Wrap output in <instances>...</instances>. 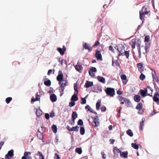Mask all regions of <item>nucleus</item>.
Instances as JSON below:
<instances>
[{"label": "nucleus", "mask_w": 159, "mask_h": 159, "mask_svg": "<svg viewBox=\"0 0 159 159\" xmlns=\"http://www.w3.org/2000/svg\"><path fill=\"white\" fill-rule=\"evenodd\" d=\"M117 98L121 101L120 104H123L124 103H125L127 104L128 106L130 107L132 105V104L130 100L128 99L123 97L120 96H118Z\"/></svg>", "instance_id": "nucleus-1"}, {"label": "nucleus", "mask_w": 159, "mask_h": 159, "mask_svg": "<svg viewBox=\"0 0 159 159\" xmlns=\"http://www.w3.org/2000/svg\"><path fill=\"white\" fill-rule=\"evenodd\" d=\"M107 95L110 97H113L115 95L114 89L111 88H107L104 89Z\"/></svg>", "instance_id": "nucleus-2"}, {"label": "nucleus", "mask_w": 159, "mask_h": 159, "mask_svg": "<svg viewBox=\"0 0 159 159\" xmlns=\"http://www.w3.org/2000/svg\"><path fill=\"white\" fill-rule=\"evenodd\" d=\"M117 50L119 52V54L118 55L119 56L120 55H124V52L125 51V47L122 44H119L118 45L117 48Z\"/></svg>", "instance_id": "nucleus-3"}, {"label": "nucleus", "mask_w": 159, "mask_h": 159, "mask_svg": "<svg viewBox=\"0 0 159 159\" xmlns=\"http://www.w3.org/2000/svg\"><path fill=\"white\" fill-rule=\"evenodd\" d=\"M63 75L62 72L60 70L58 72V75H57V81H59V84H60L63 79Z\"/></svg>", "instance_id": "nucleus-4"}, {"label": "nucleus", "mask_w": 159, "mask_h": 159, "mask_svg": "<svg viewBox=\"0 0 159 159\" xmlns=\"http://www.w3.org/2000/svg\"><path fill=\"white\" fill-rule=\"evenodd\" d=\"M159 93L156 92L155 93L153 97V100L156 102L157 104L159 105Z\"/></svg>", "instance_id": "nucleus-5"}, {"label": "nucleus", "mask_w": 159, "mask_h": 159, "mask_svg": "<svg viewBox=\"0 0 159 159\" xmlns=\"http://www.w3.org/2000/svg\"><path fill=\"white\" fill-rule=\"evenodd\" d=\"M87 49L89 52H91L93 49L92 47H90L89 44L87 43H84L83 44V49Z\"/></svg>", "instance_id": "nucleus-6"}, {"label": "nucleus", "mask_w": 159, "mask_h": 159, "mask_svg": "<svg viewBox=\"0 0 159 159\" xmlns=\"http://www.w3.org/2000/svg\"><path fill=\"white\" fill-rule=\"evenodd\" d=\"M149 12H150L149 8L147 6H144L142 8L141 10L139 11V12L145 14H147Z\"/></svg>", "instance_id": "nucleus-7"}, {"label": "nucleus", "mask_w": 159, "mask_h": 159, "mask_svg": "<svg viewBox=\"0 0 159 159\" xmlns=\"http://www.w3.org/2000/svg\"><path fill=\"white\" fill-rule=\"evenodd\" d=\"M95 57L98 60H100L102 61V55L101 53V52L99 50H96L95 54Z\"/></svg>", "instance_id": "nucleus-8"}, {"label": "nucleus", "mask_w": 159, "mask_h": 159, "mask_svg": "<svg viewBox=\"0 0 159 159\" xmlns=\"http://www.w3.org/2000/svg\"><path fill=\"white\" fill-rule=\"evenodd\" d=\"M31 154V152H25L24 153V156L22 157L21 159H32V157L31 156H28Z\"/></svg>", "instance_id": "nucleus-9"}, {"label": "nucleus", "mask_w": 159, "mask_h": 159, "mask_svg": "<svg viewBox=\"0 0 159 159\" xmlns=\"http://www.w3.org/2000/svg\"><path fill=\"white\" fill-rule=\"evenodd\" d=\"M113 152L115 156L116 157H117L118 156L119 153H120L121 151L117 147H115L113 148Z\"/></svg>", "instance_id": "nucleus-10"}, {"label": "nucleus", "mask_w": 159, "mask_h": 159, "mask_svg": "<svg viewBox=\"0 0 159 159\" xmlns=\"http://www.w3.org/2000/svg\"><path fill=\"white\" fill-rule=\"evenodd\" d=\"M98 120V117L97 116H94L93 123H94V125L93 124L92 125L95 127H97L99 125V122Z\"/></svg>", "instance_id": "nucleus-11"}, {"label": "nucleus", "mask_w": 159, "mask_h": 159, "mask_svg": "<svg viewBox=\"0 0 159 159\" xmlns=\"http://www.w3.org/2000/svg\"><path fill=\"white\" fill-rule=\"evenodd\" d=\"M121 78L122 81L124 85H125L127 82V77L125 75H122L120 76Z\"/></svg>", "instance_id": "nucleus-12"}, {"label": "nucleus", "mask_w": 159, "mask_h": 159, "mask_svg": "<svg viewBox=\"0 0 159 159\" xmlns=\"http://www.w3.org/2000/svg\"><path fill=\"white\" fill-rule=\"evenodd\" d=\"M78 117V114L76 111L73 112L72 114V120L73 122V125H74L75 122V120Z\"/></svg>", "instance_id": "nucleus-13"}, {"label": "nucleus", "mask_w": 159, "mask_h": 159, "mask_svg": "<svg viewBox=\"0 0 159 159\" xmlns=\"http://www.w3.org/2000/svg\"><path fill=\"white\" fill-rule=\"evenodd\" d=\"M57 50L61 55H63L64 54V52L66 50V48L65 46H63V49L58 48H57Z\"/></svg>", "instance_id": "nucleus-14"}, {"label": "nucleus", "mask_w": 159, "mask_h": 159, "mask_svg": "<svg viewBox=\"0 0 159 159\" xmlns=\"http://www.w3.org/2000/svg\"><path fill=\"white\" fill-rule=\"evenodd\" d=\"M146 89V90H147V95L152 97V95H151L150 94L152 93L153 90L151 87L149 86L147 87Z\"/></svg>", "instance_id": "nucleus-15"}, {"label": "nucleus", "mask_w": 159, "mask_h": 159, "mask_svg": "<svg viewBox=\"0 0 159 159\" xmlns=\"http://www.w3.org/2000/svg\"><path fill=\"white\" fill-rule=\"evenodd\" d=\"M137 65L139 71L141 73H142L144 70L143 64L141 63H138Z\"/></svg>", "instance_id": "nucleus-16"}, {"label": "nucleus", "mask_w": 159, "mask_h": 159, "mask_svg": "<svg viewBox=\"0 0 159 159\" xmlns=\"http://www.w3.org/2000/svg\"><path fill=\"white\" fill-rule=\"evenodd\" d=\"M151 46L150 43H146L145 44V49L146 53H148L149 52V49Z\"/></svg>", "instance_id": "nucleus-17"}, {"label": "nucleus", "mask_w": 159, "mask_h": 159, "mask_svg": "<svg viewBox=\"0 0 159 159\" xmlns=\"http://www.w3.org/2000/svg\"><path fill=\"white\" fill-rule=\"evenodd\" d=\"M93 85V82L89 81H86L84 86L86 88H88L92 86Z\"/></svg>", "instance_id": "nucleus-18"}, {"label": "nucleus", "mask_w": 159, "mask_h": 159, "mask_svg": "<svg viewBox=\"0 0 159 159\" xmlns=\"http://www.w3.org/2000/svg\"><path fill=\"white\" fill-rule=\"evenodd\" d=\"M75 68L76 70L79 72H81L83 69V67L81 65L79 64L78 63H77V64L75 66Z\"/></svg>", "instance_id": "nucleus-19"}, {"label": "nucleus", "mask_w": 159, "mask_h": 159, "mask_svg": "<svg viewBox=\"0 0 159 159\" xmlns=\"http://www.w3.org/2000/svg\"><path fill=\"white\" fill-rule=\"evenodd\" d=\"M154 74H152V76L153 79V81H156L159 84V79L156 75L155 72H154Z\"/></svg>", "instance_id": "nucleus-20"}, {"label": "nucleus", "mask_w": 159, "mask_h": 159, "mask_svg": "<svg viewBox=\"0 0 159 159\" xmlns=\"http://www.w3.org/2000/svg\"><path fill=\"white\" fill-rule=\"evenodd\" d=\"M50 98L53 102H56L57 100V96L54 94H52L50 96Z\"/></svg>", "instance_id": "nucleus-21"}, {"label": "nucleus", "mask_w": 159, "mask_h": 159, "mask_svg": "<svg viewBox=\"0 0 159 159\" xmlns=\"http://www.w3.org/2000/svg\"><path fill=\"white\" fill-rule=\"evenodd\" d=\"M128 152L127 151L125 152H120V155L121 157L126 158L128 157Z\"/></svg>", "instance_id": "nucleus-22"}, {"label": "nucleus", "mask_w": 159, "mask_h": 159, "mask_svg": "<svg viewBox=\"0 0 159 159\" xmlns=\"http://www.w3.org/2000/svg\"><path fill=\"white\" fill-rule=\"evenodd\" d=\"M141 95L143 97H144L147 95V90L145 89V90L143 89H140L139 91Z\"/></svg>", "instance_id": "nucleus-23"}, {"label": "nucleus", "mask_w": 159, "mask_h": 159, "mask_svg": "<svg viewBox=\"0 0 159 159\" xmlns=\"http://www.w3.org/2000/svg\"><path fill=\"white\" fill-rule=\"evenodd\" d=\"M141 99L140 96L138 95H135L134 96V100L136 102H139Z\"/></svg>", "instance_id": "nucleus-24"}, {"label": "nucleus", "mask_w": 159, "mask_h": 159, "mask_svg": "<svg viewBox=\"0 0 159 159\" xmlns=\"http://www.w3.org/2000/svg\"><path fill=\"white\" fill-rule=\"evenodd\" d=\"M78 94L76 93V94L75 93L74 95L72 96L71 98V100L73 101H76L78 100V97H77V95Z\"/></svg>", "instance_id": "nucleus-25"}, {"label": "nucleus", "mask_w": 159, "mask_h": 159, "mask_svg": "<svg viewBox=\"0 0 159 159\" xmlns=\"http://www.w3.org/2000/svg\"><path fill=\"white\" fill-rule=\"evenodd\" d=\"M145 120V119L143 118L142 119V121L140 122V129L141 130H143V126L144 125V121Z\"/></svg>", "instance_id": "nucleus-26"}, {"label": "nucleus", "mask_w": 159, "mask_h": 159, "mask_svg": "<svg viewBox=\"0 0 159 159\" xmlns=\"http://www.w3.org/2000/svg\"><path fill=\"white\" fill-rule=\"evenodd\" d=\"M97 79L101 82L104 84L105 83V80L104 78H103L101 76H98L97 77Z\"/></svg>", "instance_id": "nucleus-27"}, {"label": "nucleus", "mask_w": 159, "mask_h": 159, "mask_svg": "<svg viewBox=\"0 0 159 159\" xmlns=\"http://www.w3.org/2000/svg\"><path fill=\"white\" fill-rule=\"evenodd\" d=\"M136 43V40L135 39H132L130 43V44L131 45V47L133 49L135 48Z\"/></svg>", "instance_id": "nucleus-28"}, {"label": "nucleus", "mask_w": 159, "mask_h": 159, "mask_svg": "<svg viewBox=\"0 0 159 159\" xmlns=\"http://www.w3.org/2000/svg\"><path fill=\"white\" fill-rule=\"evenodd\" d=\"M143 104L141 103H139L136 107V109L138 110L139 111H140L142 108Z\"/></svg>", "instance_id": "nucleus-29"}, {"label": "nucleus", "mask_w": 159, "mask_h": 159, "mask_svg": "<svg viewBox=\"0 0 159 159\" xmlns=\"http://www.w3.org/2000/svg\"><path fill=\"white\" fill-rule=\"evenodd\" d=\"M43 112L41 111V110H40L39 109H37L36 110V115L38 117H39L42 114Z\"/></svg>", "instance_id": "nucleus-30"}, {"label": "nucleus", "mask_w": 159, "mask_h": 159, "mask_svg": "<svg viewBox=\"0 0 159 159\" xmlns=\"http://www.w3.org/2000/svg\"><path fill=\"white\" fill-rule=\"evenodd\" d=\"M140 14V19L142 20V23H143L144 20V17L145 16V15H146L145 14H144L143 13H141V12H139Z\"/></svg>", "instance_id": "nucleus-31"}, {"label": "nucleus", "mask_w": 159, "mask_h": 159, "mask_svg": "<svg viewBox=\"0 0 159 159\" xmlns=\"http://www.w3.org/2000/svg\"><path fill=\"white\" fill-rule=\"evenodd\" d=\"M10 157H11L14 155V151L13 150H11L9 151L7 154Z\"/></svg>", "instance_id": "nucleus-32"}, {"label": "nucleus", "mask_w": 159, "mask_h": 159, "mask_svg": "<svg viewBox=\"0 0 159 159\" xmlns=\"http://www.w3.org/2000/svg\"><path fill=\"white\" fill-rule=\"evenodd\" d=\"M37 137L39 139L42 140L43 139V136L42 133L41 132H39V133H37Z\"/></svg>", "instance_id": "nucleus-33"}, {"label": "nucleus", "mask_w": 159, "mask_h": 159, "mask_svg": "<svg viewBox=\"0 0 159 159\" xmlns=\"http://www.w3.org/2000/svg\"><path fill=\"white\" fill-rule=\"evenodd\" d=\"M36 155L38 156H39V159H44V156L43 155L42 153L40 151L38 152Z\"/></svg>", "instance_id": "nucleus-34"}, {"label": "nucleus", "mask_w": 159, "mask_h": 159, "mask_svg": "<svg viewBox=\"0 0 159 159\" xmlns=\"http://www.w3.org/2000/svg\"><path fill=\"white\" fill-rule=\"evenodd\" d=\"M85 108L86 109H87L88 111H90V112H91L92 113H94L95 114H97V113L95 112H93V109L92 108H91L89 105H87V106H86L85 107Z\"/></svg>", "instance_id": "nucleus-35"}, {"label": "nucleus", "mask_w": 159, "mask_h": 159, "mask_svg": "<svg viewBox=\"0 0 159 159\" xmlns=\"http://www.w3.org/2000/svg\"><path fill=\"white\" fill-rule=\"evenodd\" d=\"M52 128L54 133H56L57 132V126L55 125H53L52 126Z\"/></svg>", "instance_id": "nucleus-36"}, {"label": "nucleus", "mask_w": 159, "mask_h": 159, "mask_svg": "<svg viewBox=\"0 0 159 159\" xmlns=\"http://www.w3.org/2000/svg\"><path fill=\"white\" fill-rule=\"evenodd\" d=\"M126 133L130 137H132L133 136V134L130 129H129L127 131Z\"/></svg>", "instance_id": "nucleus-37"}, {"label": "nucleus", "mask_w": 159, "mask_h": 159, "mask_svg": "<svg viewBox=\"0 0 159 159\" xmlns=\"http://www.w3.org/2000/svg\"><path fill=\"white\" fill-rule=\"evenodd\" d=\"M85 129L83 127H80V133L81 135H84L85 133Z\"/></svg>", "instance_id": "nucleus-38"}, {"label": "nucleus", "mask_w": 159, "mask_h": 159, "mask_svg": "<svg viewBox=\"0 0 159 159\" xmlns=\"http://www.w3.org/2000/svg\"><path fill=\"white\" fill-rule=\"evenodd\" d=\"M65 88H64L62 86L61 88H60L59 89V91L60 92V96H62L64 93V90Z\"/></svg>", "instance_id": "nucleus-39"}, {"label": "nucleus", "mask_w": 159, "mask_h": 159, "mask_svg": "<svg viewBox=\"0 0 159 159\" xmlns=\"http://www.w3.org/2000/svg\"><path fill=\"white\" fill-rule=\"evenodd\" d=\"M79 127L78 126H76L73 127L70 129L71 131H78L79 130Z\"/></svg>", "instance_id": "nucleus-40"}, {"label": "nucleus", "mask_w": 159, "mask_h": 159, "mask_svg": "<svg viewBox=\"0 0 159 159\" xmlns=\"http://www.w3.org/2000/svg\"><path fill=\"white\" fill-rule=\"evenodd\" d=\"M131 146L135 149H138L139 148L138 145L136 143H132L131 144Z\"/></svg>", "instance_id": "nucleus-41"}, {"label": "nucleus", "mask_w": 159, "mask_h": 159, "mask_svg": "<svg viewBox=\"0 0 159 159\" xmlns=\"http://www.w3.org/2000/svg\"><path fill=\"white\" fill-rule=\"evenodd\" d=\"M75 152L79 154H81L82 152V150L81 148H76L75 149Z\"/></svg>", "instance_id": "nucleus-42"}, {"label": "nucleus", "mask_w": 159, "mask_h": 159, "mask_svg": "<svg viewBox=\"0 0 159 159\" xmlns=\"http://www.w3.org/2000/svg\"><path fill=\"white\" fill-rule=\"evenodd\" d=\"M150 37L149 35H146L145 36L144 42H149L150 41Z\"/></svg>", "instance_id": "nucleus-43"}, {"label": "nucleus", "mask_w": 159, "mask_h": 159, "mask_svg": "<svg viewBox=\"0 0 159 159\" xmlns=\"http://www.w3.org/2000/svg\"><path fill=\"white\" fill-rule=\"evenodd\" d=\"M44 84L47 86H50L51 84V82L49 80L44 82Z\"/></svg>", "instance_id": "nucleus-44"}, {"label": "nucleus", "mask_w": 159, "mask_h": 159, "mask_svg": "<svg viewBox=\"0 0 159 159\" xmlns=\"http://www.w3.org/2000/svg\"><path fill=\"white\" fill-rule=\"evenodd\" d=\"M124 55L128 59L129 56V51H125L124 52Z\"/></svg>", "instance_id": "nucleus-45"}, {"label": "nucleus", "mask_w": 159, "mask_h": 159, "mask_svg": "<svg viewBox=\"0 0 159 159\" xmlns=\"http://www.w3.org/2000/svg\"><path fill=\"white\" fill-rule=\"evenodd\" d=\"M101 102H98L96 104V109L97 110L99 109Z\"/></svg>", "instance_id": "nucleus-46"}, {"label": "nucleus", "mask_w": 159, "mask_h": 159, "mask_svg": "<svg viewBox=\"0 0 159 159\" xmlns=\"http://www.w3.org/2000/svg\"><path fill=\"white\" fill-rule=\"evenodd\" d=\"M86 102V100L85 98H81V104H85Z\"/></svg>", "instance_id": "nucleus-47"}, {"label": "nucleus", "mask_w": 159, "mask_h": 159, "mask_svg": "<svg viewBox=\"0 0 159 159\" xmlns=\"http://www.w3.org/2000/svg\"><path fill=\"white\" fill-rule=\"evenodd\" d=\"M12 98L11 97H8L7 98L5 99L6 102L7 104H8L12 100Z\"/></svg>", "instance_id": "nucleus-48"}, {"label": "nucleus", "mask_w": 159, "mask_h": 159, "mask_svg": "<svg viewBox=\"0 0 159 159\" xmlns=\"http://www.w3.org/2000/svg\"><path fill=\"white\" fill-rule=\"evenodd\" d=\"M74 90L76 92V93H77V94H78V85H77V84H74Z\"/></svg>", "instance_id": "nucleus-49"}, {"label": "nucleus", "mask_w": 159, "mask_h": 159, "mask_svg": "<svg viewBox=\"0 0 159 159\" xmlns=\"http://www.w3.org/2000/svg\"><path fill=\"white\" fill-rule=\"evenodd\" d=\"M89 71H90L92 72H96L97 71L96 68L95 67H91Z\"/></svg>", "instance_id": "nucleus-50"}, {"label": "nucleus", "mask_w": 159, "mask_h": 159, "mask_svg": "<svg viewBox=\"0 0 159 159\" xmlns=\"http://www.w3.org/2000/svg\"><path fill=\"white\" fill-rule=\"evenodd\" d=\"M100 42L98 41H96L95 42V44L93 45L92 47L93 48V47H97V46H98V45H100Z\"/></svg>", "instance_id": "nucleus-51"}, {"label": "nucleus", "mask_w": 159, "mask_h": 159, "mask_svg": "<svg viewBox=\"0 0 159 159\" xmlns=\"http://www.w3.org/2000/svg\"><path fill=\"white\" fill-rule=\"evenodd\" d=\"M145 78V75L142 73H141L140 76L139 78L142 80H143Z\"/></svg>", "instance_id": "nucleus-52"}, {"label": "nucleus", "mask_w": 159, "mask_h": 159, "mask_svg": "<svg viewBox=\"0 0 159 159\" xmlns=\"http://www.w3.org/2000/svg\"><path fill=\"white\" fill-rule=\"evenodd\" d=\"M83 122L81 119H79L78 121L77 124L78 125H83Z\"/></svg>", "instance_id": "nucleus-53"}, {"label": "nucleus", "mask_w": 159, "mask_h": 159, "mask_svg": "<svg viewBox=\"0 0 159 159\" xmlns=\"http://www.w3.org/2000/svg\"><path fill=\"white\" fill-rule=\"evenodd\" d=\"M114 64H115L116 66H119V65L118 62L116 60V61H112V65L113 66H114Z\"/></svg>", "instance_id": "nucleus-54"}, {"label": "nucleus", "mask_w": 159, "mask_h": 159, "mask_svg": "<svg viewBox=\"0 0 159 159\" xmlns=\"http://www.w3.org/2000/svg\"><path fill=\"white\" fill-rule=\"evenodd\" d=\"M153 84L154 86V87L156 89V91L158 92H159V88L156 85V84L155 82H154Z\"/></svg>", "instance_id": "nucleus-55"}, {"label": "nucleus", "mask_w": 159, "mask_h": 159, "mask_svg": "<svg viewBox=\"0 0 159 159\" xmlns=\"http://www.w3.org/2000/svg\"><path fill=\"white\" fill-rule=\"evenodd\" d=\"M101 109L102 112H104L106 110V107L104 106H102L101 107Z\"/></svg>", "instance_id": "nucleus-56"}, {"label": "nucleus", "mask_w": 159, "mask_h": 159, "mask_svg": "<svg viewBox=\"0 0 159 159\" xmlns=\"http://www.w3.org/2000/svg\"><path fill=\"white\" fill-rule=\"evenodd\" d=\"M54 158V159H60V157L58 155L57 153H55V154Z\"/></svg>", "instance_id": "nucleus-57"}, {"label": "nucleus", "mask_w": 159, "mask_h": 159, "mask_svg": "<svg viewBox=\"0 0 159 159\" xmlns=\"http://www.w3.org/2000/svg\"><path fill=\"white\" fill-rule=\"evenodd\" d=\"M35 100L36 101H39L40 99V97L39 95L36 94V98H35Z\"/></svg>", "instance_id": "nucleus-58"}, {"label": "nucleus", "mask_w": 159, "mask_h": 159, "mask_svg": "<svg viewBox=\"0 0 159 159\" xmlns=\"http://www.w3.org/2000/svg\"><path fill=\"white\" fill-rule=\"evenodd\" d=\"M75 104V103L73 102H71L69 103V106L70 107H72L74 106Z\"/></svg>", "instance_id": "nucleus-59"}, {"label": "nucleus", "mask_w": 159, "mask_h": 159, "mask_svg": "<svg viewBox=\"0 0 159 159\" xmlns=\"http://www.w3.org/2000/svg\"><path fill=\"white\" fill-rule=\"evenodd\" d=\"M89 75L92 77H94L95 76V74L93 73V72L89 70Z\"/></svg>", "instance_id": "nucleus-60"}, {"label": "nucleus", "mask_w": 159, "mask_h": 159, "mask_svg": "<svg viewBox=\"0 0 159 159\" xmlns=\"http://www.w3.org/2000/svg\"><path fill=\"white\" fill-rule=\"evenodd\" d=\"M101 154L102 155V157L103 159H106V155L104 153V152H101Z\"/></svg>", "instance_id": "nucleus-61"}, {"label": "nucleus", "mask_w": 159, "mask_h": 159, "mask_svg": "<svg viewBox=\"0 0 159 159\" xmlns=\"http://www.w3.org/2000/svg\"><path fill=\"white\" fill-rule=\"evenodd\" d=\"M62 83L64 84V86H66L67 85L68 82L66 80H63Z\"/></svg>", "instance_id": "nucleus-62"}, {"label": "nucleus", "mask_w": 159, "mask_h": 159, "mask_svg": "<svg viewBox=\"0 0 159 159\" xmlns=\"http://www.w3.org/2000/svg\"><path fill=\"white\" fill-rule=\"evenodd\" d=\"M110 144H113L115 142V140L113 139H110Z\"/></svg>", "instance_id": "nucleus-63"}, {"label": "nucleus", "mask_w": 159, "mask_h": 159, "mask_svg": "<svg viewBox=\"0 0 159 159\" xmlns=\"http://www.w3.org/2000/svg\"><path fill=\"white\" fill-rule=\"evenodd\" d=\"M11 157H10L9 156H8L7 154H6L5 156V159H10Z\"/></svg>", "instance_id": "nucleus-64"}]
</instances>
